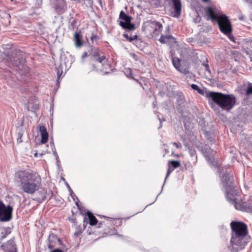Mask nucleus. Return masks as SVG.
Returning <instances> with one entry per match:
<instances>
[{
  "label": "nucleus",
  "instance_id": "nucleus-33",
  "mask_svg": "<svg viewBox=\"0 0 252 252\" xmlns=\"http://www.w3.org/2000/svg\"><path fill=\"white\" fill-rule=\"evenodd\" d=\"M172 144L177 148H180L181 147V144L180 143L173 142Z\"/></svg>",
  "mask_w": 252,
  "mask_h": 252
},
{
  "label": "nucleus",
  "instance_id": "nucleus-9",
  "mask_svg": "<svg viewBox=\"0 0 252 252\" xmlns=\"http://www.w3.org/2000/svg\"><path fill=\"white\" fill-rule=\"evenodd\" d=\"M202 151L206 160L210 164L216 166H218V162L214 158L215 152L207 147L203 148Z\"/></svg>",
  "mask_w": 252,
  "mask_h": 252
},
{
  "label": "nucleus",
  "instance_id": "nucleus-41",
  "mask_svg": "<svg viewBox=\"0 0 252 252\" xmlns=\"http://www.w3.org/2000/svg\"><path fill=\"white\" fill-rule=\"evenodd\" d=\"M87 232L89 235H91L93 233V232H91V231H90L89 229L87 230Z\"/></svg>",
  "mask_w": 252,
  "mask_h": 252
},
{
  "label": "nucleus",
  "instance_id": "nucleus-11",
  "mask_svg": "<svg viewBox=\"0 0 252 252\" xmlns=\"http://www.w3.org/2000/svg\"><path fill=\"white\" fill-rule=\"evenodd\" d=\"M226 189V197L228 200L232 203H234L237 201H239L238 196L239 192L235 187H231Z\"/></svg>",
  "mask_w": 252,
  "mask_h": 252
},
{
  "label": "nucleus",
  "instance_id": "nucleus-31",
  "mask_svg": "<svg viewBox=\"0 0 252 252\" xmlns=\"http://www.w3.org/2000/svg\"><path fill=\"white\" fill-rule=\"evenodd\" d=\"M68 190L69 191L70 195L72 196V198L75 201V198H74L73 195L75 196V195L74 194L72 190L70 188V186H68Z\"/></svg>",
  "mask_w": 252,
  "mask_h": 252
},
{
  "label": "nucleus",
  "instance_id": "nucleus-44",
  "mask_svg": "<svg viewBox=\"0 0 252 252\" xmlns=\"http://www.w3.org/2000/svg\"><path fill=\"white\" fill-rule=\"evenodd\" d=\"M95 225H96V223L97 222V220H96V219L95 218Z\"/></svg>",
  "mask_w": 252,
  "mask_h": 252
},
{
  "label": "nucleus",
  "instance_id": "nucleus-3",
  "mask_svg": "<svg viewBox=\"0 0 252 252\" xmlns=\"http://www.w3.org/2000/svg\"><path fill=\"white\" fill-rule=\"evenodd\" d=\"M207 19L216 21L218 23L220 31L227 35L229 39L234 41V37L230 35L232 32V27L228 17L222 14L218 9L214 7H207L205 9Z\"/></svg>",
  "mask_w": 252,
  "mask_h": 252
},
{
  "label": "nucleus",
  "instance_id": "nucleus-45",
  "mask_svg": "<svg viewBox=\"0 0 252 252\" xmlns=\"http://www.w3.org/2000/svg\"><path fill=\"white\" fill-rule=\"evenodd\" d=\"M66 185L67 186V188L68 189V186H69V185L67 183H66Z\"/></svg>",
  "mask_w": 252,
  "mask_h": 252
},
{
  "label": "nucleus",
  "instance_id": "nucleus-21",
  "mask_svg": "<svg viewBox=\"0 0 252 252\" xmlns=\"http://www.w3.org/2000/svg\"><path fill=\"white\" fill-rule=\"evenodd\" d=\"M120 18L124 20L125 23L130 22L131 17L126 15L123 11H121L120 14Z\"/></svg>",
  "mask_w": 252,
  "mask_h": 252
},
{
  "label": "nucleus",
  "instance_id": "nucleus-24",
  "mask_svg": "<svg viewBox=\"0 0 252 252\" xmlns=\"http://www.w3.org/2000/svg\"><path fill=\"white\" fill-rule=\"evenodd\" d=\"M252 95V83H248L246 89V95L249 96Z\"/></svg>",
  "mask_w": 252,
  "mask_h": 252
},
{
  "label": "nucleus",
  "instance_id": "nucleus-34",
  "mask_svg": "<svg viewBox=\"0 0 252 252\" xmlns=\"http://www.w3.org/2000/svg\"><path fill=\"white\" fill-rule=\"evenodd\" d=\"M22 136V134L21 133H18V139H17V141L19 142H22V140H21V137Z\"/></svg>",
  "mask_w": 252,
  "mask_h": 252
},
{
  "label": "nucleus",
  "instance_id": "nucleus-6",
  "mask_svg": "<svg viewBox=\"0 0 252 252\" xmlns=\"http://www.w3.org/2000/svg\"><path fill=\"white\" fill-rule=\"evenodd\" d=\"M108 66L109 64L105 56L98 52H95V68L96 69L103 71L105 69H107Z\"/></svg>",
  "mask_w": 252,
  "mask_h": 252
},
{
  "label": "nucleus",
  "instance_id": "nucleus-47",
  "mask_svg": "<svg viewBox=\"0 0 252 252\" xmlns=\"http://www.w3.org/2000/svg\"><path fill=\"white\" fill-rule=\"evenodd\" d=\"M73 197H75V198H77V196H74V195H73Z\"/></svg>",
  "mask_w": 252,
  "mask_h": 252
},
{
  "label": "nucleus",
  "instance_id": "nucleus-29",
  "mask_svg": "<svg viewBox=\"0 0 252 252\" xmlns=\"http://www.w3.org/2000/svg\"><path fill=\"white\" fill-rule=\"evenodd\" d=\"M192 89L194 90L197 91L199 93H202V90L199 88V87L195 84H192L191 85Z\"/></svg>",
  "mask_w": 252,
  "mask_h": 252
},
{
  "label": "nucleus",
  "instance_id": "nucleus-25",
  "mask_svg": "<svg viewBox=\"0 0 252 252\" xmlns=\"http://www.w3.org/2000/svg\"><path fill=\"white\" fill-rule=\"evenodd\" d=\"M90 57V59H93L94 57V54L93 53V50L84 52L82 56V58L84 59L86 57Z\"/></svg>",
  "mask_w": 252,
  "mask_h": 252
},
{
  "label": "nucleus",
  "instance_id": "nucleus-38",
  "mask_svg": "<svg viewBox=\"0 0 252 252\" xmlns=\"http://www.w3.org/2000/svg\"><path fill=\"white\" fill-rule=\"evenodd\" d=\"M52 252H63V251L61 249H57L53 250Z\"/></svg>",
  "mask_w": 252,
  "mask_h": 252
},
{
  "label": "nucleus",
  "instance_id": "nucleus-8",
  "mask_svg": "<svg viewBox=\"0 0 252 252\" xmlns=\"http://www.w3.org/2000/svg\"><path fill=\"white\" fill-rule=\"evenodd\" d=\"M75 204L78 208L81 211V214L84 216V226L86 227V225L88 223L91 226L94 225V216L93 215V214L89 211L87 212L85 211H81L80 206H79L77 201L76 202Z\"/></svg>",
  "mask_w": 252,
  "mask_h": 252
},
{
  "label": "nucleus",
  "instance_id": "nucleus-26",
  "mask_svg": "<svg viewBox=\"0 0 252 252\" xmlns=\"http://www.w3.org/2000/svg\"><path fill=\"white\" fill-rule=\"evenodd\" d=\"M169 164L171 165L173 169L179 167L181 166V163L179 161L171 160L169 161Z\"/></svg>",
  "mask_w": 252,
  "mask_h": 252
},
{
  "label": "nucleus",
  "instance_id": "nucleus-46",
  "mask_svg": "<svg viewBox=\"0 0 252 252\" xmlns=\"http://www.w3.org/2000/svg\"><path fill=\"white\" fill-rule=\"evenodd\" d=\"M240 20H243V17H240Z\"/></svg>",
  "mask_w": 252,
  "mask_h": 252
},
{
  "label": "nucleus",
  "instance_id": "nucleus-14",
  "mask_svg": "<svg viewBox=\"0 0 252 252\" xmlns=\"http://www.w3.org/2000/svg\"><path fill=\"white\" fill-rule=\"evenodd\" d=\"M161 44H174L176 42V39L170 34H162L159 39Z\"/></svg>",
  "mask_w": 252,
  "mask_h": 252
},
{
  "label": "nucleus",
  "instance_id": "nucleus-17",
  "mask_svg": "<svg viewBox=\"0 0 252 252\" xmlns=\"http://www.w3.org/2000/svg\"><path fill=\"white\" fill-rule=\"evenodd\" d=\"M74 41L77 48H80L83 45L82 35L80 32H76L74 34Z\"/></svg>",
  "mask_w": 252,
  "mask_h": 252
},
{
  "label": "nucleus",
  "instance_id": "nucleus-27",
  "mask_svg": "<svg viewBox=\"0 0 252 252\" xmlns=\"http://www.w3.org/2000/svg\"><path fill=\"white\" fill-rule=\"evenodd\" d=\"M52 238L54 239L55 240H57L59 243H61V240L59 238H58L56 236H55L53 234L50 235L49 237V241L50 242V246H53V245L51 243Z\"/></svg>",
  "mask_w": 252,
  "mask_h": 252
},
{
  "label": "nucleus",
  "instance_id": "nucleus-40",
  "mask_svg": "<svg viewBox=\"0 0 252 252\" xmlns=\"http://www.w3.org/2000/svg\"><path fill=\"white\" fill-rule=\"evenodd\" d=\"M170 31V27L169 26H167L166 28V31L167 32H169Z\"/></svg>",
  "mask_w": 252,
  "mask_h": 252
},
{
  "label": "nucleus",
  "instance_id": "nucleus-15",
  "mask_svg": "<svg viewBox=\"0 0 252 252\" xmlns=\"http://www.w3.org/2000/svg\"><path fill=\"white\" fill-rule=\"evenodd\" d=\"M173 3L175 11L174 17H178L181 15L182 4L180 0H170Z\"/></svg>",
  "mask_w": 252,
  "mask_h": 252
},
{
  "label": "nucleus",
  "instance_id": "nucleus-39",
  "mask_svg": "<svg viewBox=\"0 0 252 252\" xmlns=\"http://www.w3.org/2000/svg\"><path fill=\"white\" fill-rule=\"evenodd\" d=\"M124 36L126 39H127L128 41H129V36H128V35L127 34V33H125L124 34Z\"/></svg>",
  "mask_w": 252,
  "mask_h": 252
},
{
  "label": "nucleus",
  "instance_id": "nucleus-7",
  "mask_svg": "<svg viewBox=\"0 0 252 252\" xmlns=\"http://www.w3.org/2000/svg\"><path fill=\"white\" fill-rule=\"evenodd\" d=\"M12 208L8 206L6 207L4 204L0 201V220L2 221H9L11 219Z\"/></svg>",
  "mask_w": 252,
  "mask_h": 252
},
{
  "label": "nucleus",
  "instance_id": "nucleus-12",
  "mask_svg": "<svg viewBox=\"0 0 252 252\" xmlns=\"http://www.w3.org/2000/svg\"><path fill=\"white\" fill-rule=\"evenodd\" d=\"M4 252H17V248L13 240L8 241L5 244L1 245Z\"/></svg>",
  "mask_w": 252,
  "mask_h": 252
},
{
  "label": "nucleus",
  "instance_id": "nucleus-19",
  "mask_svg": "<svg viewBox=\"0 0 252 252\" xmlns=\"http://www.w3.org/2000/svg\"><path fill=\"white\" fill-rule=\"evenodd\" d=\"M11 233L10 228H3L1 229V234H0V240H3L5 239L7 235Z\"/></svg>",
  "mask_w": 252,
  "mask_h": 252
},
{
  "label": "nucleus",
  "instance_id": "nucleus-23",
  "mask_svg": "<svg viewBox=\"0 0 252 252\" xmlns=\"http://www.w3.org/2000/svg\"><path fill=\"white\" fill-rule=\"evenodd\" d=\"M234 204L236 209L241 211L244 210V204L241 201H237Z\"/></svg>",
  "mask_w": 252,
  "mask_h": 252
},
{
  "label": "nucleus",
  "instance_id": "nucleus-18",
  "mask_svg": "<svg viewBox=\"0 0 252 252\" xmlns=\"http://www.w3.org/2000/svg\"><path fill=\"white\" fill-rule=\"evenodd\" d=\"M120 25L123 28L132 31L135 29V25L133 24H131L130 22L125 23L123 21H120Z\"/></svg>",
  "mask_w": 252,
  "mask_h": 252
},
{
  "label": "nucleus",
  "instance_id": "nucleus-30",
  "mask_svg": "<svg viewBox=\"0 0 252 252\" xmlns=\"http://www.w3.org/2000/svg\"><path fill=\"white\" fill-rule=\"evenodd\" d=\"M174 169H173V168H171V167L170 166V165H169V164L168 165V169L167 170L165 179L168 177V176L170 174V173L173 171Z\"/></svg>",
  "mask_w": 252,
  "mask_h": 252
},
{
  "label": "nucleus",
  "instance_id": "nucleus-20",
  "mask_svg": "<svg viewBox=\"0 0 252 252\" xmlns=\"http://www.w3.org/2000/svg\"><path fill=\"white\" fill-rule=\"evenodd\" d=\"M172 63L174 67L179 71H182L180 69V60L177 58H172Z\"/></svg>",
  "mask_w": 252,
  "mask_h": 252
},
{
  "label": "nucleus",
  "instance_id": "nucleus-2",
  "mask_svg": "<svg viewBox=\"0 0 252 252\" xmlns=\"http://www.w3.org/2000/svg\"><path fill=\"white\" fill-rule=\"evenodd\" d=\"M230 226L232 229L230 247L233 251L237 252L244 249L248 242L247 226L244 223L237 221H232Z\"/></svg>",
  "mask_w": 252,
  "mask_h": 252
},
{
  "label": "nucleus",
  "instance_id": "nucleus-42",
  "mask_svg": "<svg viewBox=\"0 0 252 252\" xmlns=\"http://www.w3.org/2000/svg\"><path fill=\"white\" fill-rule=\"evenodd\" d=\"M94 36L93 35H92V36H91V39H92V40H93V38H94Z\"/></svg>",
  "mask_w": 252,
  "mask_h": 252
},
{
  "label": "nucleus",
  "instance_id": "nucleus-37",
  "mask_svg": "<svg viewBox=\"0 0 252 252\" xmlns=\"http://www.w3.org/2000/svg\"><path fill=\"white\" fill-rule=\"evenodd\" d=\"M53 154H54V156H55V157L56 158V159L57 160V162H58L59 157H58L57 153L56 152H54Z\"/></svg>",
  "mask_w": 252,
  "mask_h": 252
},
{
  "label": "nucleus",
  "instance_id": "nucleus-28",
  "mask_svg": "<svg viewBox=\"0 0 252 252\" xmlns=\"http://www.w3.org/2000/svg\"><path fill=\"white\" fill-rule=\"evenodd\" d=\"M63 74V67L60 65L58 68V71H57V75L58 79H59L60 77L62 76Z\"/></svg>",
  "mask_w": 252,
  "mask_h": 252
},
{
  "label": "nucleus",
  "instance_id": "nucleus-43",
  "mask_svg": "<svg viewBox=\"0 0 252 252\" xmlns=\"http://www.w3.org/2000/svg\"><path fill=\"white\" fill-rule=\"evenodd\" d=\"M34 157H37V153L34 154Z\"/></svg>",
  "mask_w": 252,
  "mask_h": 252
},
{
  "label": "nucleus",
  "instance_id": "nucleus-5",
  "mask_svg": "<svg viewBox=\"0 0 252 252\" xmlns=\"http://www.w3.org/2000/svg\"><path fill=\"white\" fill-rule=\"evenodd\" d=\"M162 24L156 21H148L144 23L145 30L149 32L153 37L158 35L162 29Z\"/></svg>",
  "mask_w": 252,
  "mask_h": 252
},
{
  "label": "nucleus",
  "instance_id": "nucleus-10",
  "mask_svg": "<svg viewBox=\"0 0 252 252\" xmlns=\"http://www.w3.org/2000/svg\"><path fill=\"white\" fill-rule=\"evenodd\" d=\"M14 69L16 71H19V74L22 76L23 73L28 72V67L25 65V60L24 59H20L14 61L12 63Z\"/></svg>",
  "mask_w": 252,
  "mask_h": 252
},
{
  "label": "nucleus",
  "instance_id": "nucleus-1",
  "mask_svg": "<svg viewBox=\"0 0 252 252\" xmlns=\"http://www.w3.org/2000/svg\"><path fill=\"white\" fill-rule=\"evenodd\" d=\"M20 189L25 193L33 194L42 187L40 175L32 170H21L16 173Z\"/></svg>",
  "mask_w": 252,
  "mask_h": 252
},
{
  "label": "nucleus",
  "instance_id": "nucleus-13",
  "mask_svg": "<svg viewBox=\"0 0 252 252\" xmlns=\"http://www.w3.org/2000/svg\"><path fill=\"white\" fill-rule=\"evenodd\" d=\"M221 181L223 184V186L226 189L234 187L233 183V177L228 174H225L221 178Z\"/></svg>",
  "mask_w": 252,
  "mask_h": 252
},
{
  "label": "nucleus",
  "instance_id": "nucleus-36",
  "mask_svg": "<svg viewBox=\"0 0 252 252\" xmlns=\"http://www.w3.org/2000/svg\"><path fill=\"white\" fill-rule=\"evenodd\" d=\"M81 233H82V231L81 230H78L74 233V235L76 236H77L79 235H80Z\"/></svg>",
  "mask_w": 252,
  "mask_h": 252
},
{
  "label": "nucleus",
  "instance_id": "nucleus-16",
  "mask_svg": "<svg viewBox=\"0 0 252 252\" xmlns=\"http://www.w3.org/2000/svg\"><path fill=\"white\" fill-rule=\"evenodd\" d=\"M39 131L41 136V143L45 144L48 141L49 137L47 129L43 126H39Z\"/></svg>",
  "mask_w": 252,
  "mask_h": 252
},
{
  "label": "nucleus",
  "instance_id": "nucleus-4",
  "mask_svg": "<svg viewBox=\"0 0 252 252\" xmlns=\"http://www.w3.org/2000/svg\"><path fill=\"white\" fill-rule=\"evenodd\" d=\"M207 96L211 98L215 103L223 110H229L235 105L236 98L233 95L209 92L207 94Z\"/></svg>",
  "mask_w": 252,
  "mask_h": 252
},
{
  "label": "nucleus",
  "instance_id": "nucleus-22",
  "mask_svg": "<svg viewBox=\"0 0 252 252\" xmlns=\"http://www.w3.org/2000/svg\"><path fill=\"white\" fill-rule=\"evenodd\" d=\"M72 62V58L70 55L68 57L65 58L64 60V63L66 67H70Z\"/></svg>",
  "mask_w": 252,
  "mask_h": 252
},
{
  "label": "nucleus",
  "instance_id": "nucleus-32",
  "mask_svg": "<svg viewBox=\"0 0 252 252\" xmlns=\"http://www.w3.org/2000/svg\"><path fill=\"white\" fill-rule=\"evenodd\" d=\"M137 38V35H134L133 36H130V37L129 38V41L132 42V41L135 40V39H136Z\"/></svg>",
  "mask_w": 252,
  "mask_h": 252
},
{
  "label": "nucleus",
  "instance_id": "nucleus-35",
  "mask_svg": "<svg viewBox=\"0 0 252 252\" xmlns=\"http://www.w3.org/2000/svg\"><path fill=\"white\" fill-rule=\"evenodd\" d=\"M202 64L205 66L206 70L210 71L209 66L208 63H203Z\"/></svg>",
  "mask_w": 252,
  "mask_h": 252
}]
</instances>
